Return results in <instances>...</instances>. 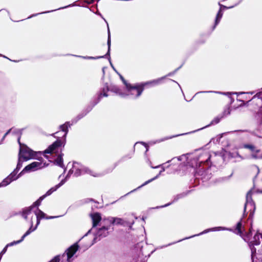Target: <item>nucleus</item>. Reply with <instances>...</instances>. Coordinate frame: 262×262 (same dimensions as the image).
<instances>
[{
    "mask_svg": "<svg viewBox=\"0 0 262 262\" xmlns=\"http://www.w3.org/2000/svg\"><path fill=\"white\" fill-rule=\"evenodd\" d=\"M38 154L40 155H41V154H43L44 155L43 152H42L41 151H39V152L35 151V156L36 157V158H33V159H36V160L39 161L38 162H41V163H43V159L41 157H38Z\"/></svg>",
    "mask_w": 262,
    "mask_h": 262,
    "instance_id": "nucleus-22",
    "label": "nucleus"
},
{
    "mask_svg": "<svg viewBox=\"0 0 262 262\" xmlns=\"http://www.w3.org/2000/svg\"><path fill=\"white\" fill-rule=\"evenodd\" d=\"M210 155H209L207 158V159L204 162L205 163H208V161L210 159Z\"/></svg>",
    "mask_w": 262,
    "mask_h": 262,
    "instance_id": "nucleus-33",
    "label": "nucleus"
},
{
    "mask_svg": "<svg viewBox=\"0 0 262 262\" xmlns=\"http://www.w3.org/2000/svg\"><path fill=\"white\" fill-rule=\"evenodd\" d=\"M62 181L59 183L58 184L56 185L55 186L52 187L45 194L40 196L36 201L33 203L32 206L25 208L23 209L22 211L19 212V214L21 215V216L25 219H27V216L30 214L31 212V210L33 207L39 206L41 201L48 195H51L53 192L56 191L59 187H60L62 185Z\"/></svg>",
    "mask_w": 262,
    "mask_h": 262,
    "instance_id": "nucleus-3",
    "label": "nucleus"
},
{
    "mask_svg": "<svg viewBox=\"0 0 262 262\" xmlns=\"http://www.w3.org/2000/svg\"><path fill=\"white\" fill-rule=\"evenodd\" d=\"M154 179H155V178H153V179H150V180H148V181H147L145 182L143 184V185H146V184H148L149 182H150L152 181L153 180H154Z\"/></svg>",
    "mask_w": 262,
    "mask_h": 262,
    "instance_id": "nucleus-32",
    "label": "nucleus"
},
{
    "mask_svg": "<svg viewBox=\"0 0 262 262\" xmlns=\"http://www.w3.org/2000/svg\"><path fill=\"white\" fill-rule=\"evenodd\" d=\"M48 165L49 164H47L46 162H45V163H41V162H33L27 165L23 170L18 174H17V179L25 172L35 171L37 170L42 169Z\"/></svg>",
    "mask_w": 262,
    "mask_h": 262,
    "instance_id": "nucleus-6",
    "label": "nucleus"
},
{
    "mask_svg": "<svg viewBox=\"0 0 262 262\" xmlns=\"http://www.w3.org/2000/svg\"><path fill=\"white\" fill-rule=\"evenodd\" d=\"M242 99H247V96H244L243 97H242Z\"/></svg>",
    "mask_w": 262,
    "mask_h": 262,
    "instance_id": "nucleus-34",
    "label": "nucleus"
},
{
    "mask_svg": "<svg viewBox=\"0 0 262 262\" xmlns=\"http://www.w3.org/2000/svg\"><path fill=\"white\" fill-rule=\"evenodd\" d=\"M110 91L114 92L116 93H119L121 91L120 89L117 86L114 85L109 88Z\"/></svg>",
    "mask_w": 262,
    "mask_h": 262,
    "instance_id": "nucleus-23",
    "label": "nucleus"
},
{
    "mask_svg": "<svg viewBox=\"0 0 262 262\" xmlns=\"http://www.w3.org/2000/svg\"><path fill=\"white\" fill-rule=\"evenodd\" d=\"M253 215H254V211L252 212H251L250 213L249 215V218L252 219L253 217Z\"/></svg>",
    "mask_w": 262,
    "mask_h": 262,
    "instance_id": "nucleus-29",
    "label": "nucleus"
},
{
    "mask_svg": "<svg viewBox=\"0 0 262 262\" xmlns=\"http://www.w3.org/2000/svg\"><path fill=\"white\" fill-rule=\"evenodd\" d=\"M244 147L250 149L251 151L255 150V146L252 144H244Z\"/></svg>",
    "mask_w": 262,
    "mask_h": 262,
    "instance_id": "nucleus-25",
    "label": "nucleus"
},
{
    "mask_svg": "<svg viewBox=\"0 0 262 262\" xmlns=\"http://www.w3.org/2000/svg\"><path fill=\"white\" fill-rule=\"evenodd\" d=\"M16 241H13V242H11L8 244L7 245V246L3 249V250L1 252V253L2 254H4L6 250H7V249L8 247L9 246H13V245H16Z\"/></svg>",
    "mask_w": 262,
    "mask_h": 262,
    "instance_id": "nucleus-24",
    "label": "nucleus"
},
{
    "mask_svg": "<svg viewBox=\"0 0 262 262\" xmlns=\"http://www.w3.org/2000/svg\"><path fill=\"white\" fill-rule=\"evenodd\" d=\"M8 132H7V133L5 134L4 137H5V136H6L8 134L9 132L11 131V129H9V130H8Z\"/></svg>",
    "mask_w": 262,
    "mask_h": 262,
    "instance_id": "nucleus-35",
    "label": "nucleus"
},
{
    "mask_svg": "<svg viewBox=\"0 0 262 262\" xmlns=\"http://www.w3.org/2000/svg\"><path fill=\"white\" fill-rule=\"evenodd\" d=\"M241 94H246L245 93H241Z\"/></svg>",
    "mask_w": 262,
    "mask_h": 262,
    "instance_id": "nucleus-36",
    "label": "nucleus"
},
{
    "mask_svg": "<svg viewBox=\"0 0 262 262\" xmlns=\"http://www.w3.org/2000/svg\"><path fill=\"white\" fill-rule=\"evenodd\" d=\"M244 231V227L242 225V219L237 223L236 228L234 229V233L237 234L242 236Z\"/></svg>",
    "mask_w": 262,
    "mask_h": 262,
    "instance_id": "nucleus-13",
    "label": "nucleus"
},
{
    "mask_svg": "<svg viewBox=\"0 0 262 262\" xmlns=\"http://www.w3.org/2000/svg\"><path fill=\"white\" fill-rule=\"evenodd\" d=\"M79 248L77 243H75L70 246L66 251L68 259H70L76 253Z\"/></svg>",
    "mask_w": 262,
    "mask_h": 262,
    "instance_id": "nucleus-9",
    "label": "nucleus"
},
{
    "mask_svg": "<svg viewBox=\"0 0 262 262\" xmlns=\"http://www.w3.org/2000/svg\"><path fill=\"white\" fill-rule=\"evenodd\" d=\"M108 91H110V89L108 86H106L105 88H103L102 92L98 96V99L100 100L103 97H107L108 96L107 93Z\"/></svg>",
    "mask_w": 262,
    "mask_h": 262,
    "instance_id": "nucleus-20",
    "label": "nucleus"
},
{
    "mask_svg": "<svg viewBox=\"0 0 262 262\" xmlns=\"http://www.w3.org/2000/svg\"><path fill=\"white\" fill-rule=\"evenodd\" d=\"M17 142L19 145V150L18 153V161L17 162V171L19 170L20 163L27 161L29 160L36 158L35 151L32 150L26 145L21 143L20 142V138L17 139Z\"/></svg>",
    "mask_w": 262,
    "mask_h": 262,
    "instance_id": "nucleus-2",
    "label": "nucleus"
},
{
    "mask_svg": "<svg viewBox=\"0 0 262 262\" xmlns=\"http://www.w3.org/2000/svg\"><path fill=\"white\" fill-rule=\"evenodd\" d=\"M58 133V132H56V133H55V134H57Z\"/></svg>",
    "mask_w": 262,
    "mask_h": 262,
    "instance_id": "nucleus-37",
    "label": "nucleus"
},
{
    "mask_svg": "<svg viewBox=\"0 0 262 262\" xmlns=\"http://www.w3.org/2000/svg\"><path fill=\"white\" fill-rule=\"evenodd\" d=\"M250 201H252V192L251 190L249 191L246 195V202L244 206V212L246 211L247 203Z\"/></svg>",
    "mask_w": 262,
    "mask_h": 262,
    "instance_id": "nucleus-21",
    "label": "nucleus"
},
{
    "mask_svg": "<svg viewBox=\"0 0 262 262\" xmlns=\"http://www.w3.org/2000/svg\"><path fill=\"white\" fill-rule=\"evenodd\" d=\"M110 226L107 227L103 226L100 228L97 232V235L98 236L101 237H105L108 234V229H110Z\"/></svg>",
    "mask_w": 262,
    "mask_h": 262,
    "instance_id": "nucleus-11",
    "label": "nucleus"
},
{
    "mask_svg": "<svg viewBox=\"0 0 262 262\" xmlns=\"http://www.w3.org/2000/svg\"><path fill=\"white\" fill-rule=\"evenodd\" d=\"M62 141L58 139L43 151L44 154L56 152V149L62 145Z\"/></svg>",
    "mask_w": 262,
    "mask_h": 262,
    "instance_id": "nucleus-7",
    "label": "nucleus"
},
{
    "mask_svg": "<svg viewBox=\"0 0 262 262\" xmlns=\"http://www.w3.org/2000/svg\"><path fill=\"white\" fill-rule=\"evenodd\" d=\"M119 77L123 84L125 85L126 91L132 92L134 90H136L137 83L134 85H132V84L128 83L121 74H119Z\"/></svg>",
    "mask_w": 262,
    "mask_h": 262,
    "instance_id": "nucleus-10",
    "label": "nucleus"
},
{
    "mask_svg": "<svg viewBox=\"0 0 262 262\" xmlns=\"http://www.w3.org/2000/svg\"><path fill=\"white\" fill-rule=\"evenodd\" d=\"M164 77L159 78L146 82L137 83V96H141L145 87H154L161 84Z\"/></svg>",
    "mask_w": 262,
    "mask_h": 262,
    "instance_id": "nucleus-5",
    "label": "nucleus"
},
{
    "mask_svg": "<svg viewBox=\"0 0 262 262\" xmlns=\"http://www.w3.org/2000/svg\"><path fill=\"white\" fill-rule=\"evenodd\" d=\"M220 119L219 118H215L212 121V124H217L220 122Z\"/></svg>",
    "mask_w": 262,
    "mask_h": 262,
    "instance_id": "nucleus-28",
    "label": "nucleus"
},
{
    "mask_svg": "<svg viewBox=\"0 0 262 262\" xmlns=\"http://www.w3.org/2000/svg\"><path fill=\"white\" fill-rule=\"evenodd\" d=\"M249 232H251V229H249Z\"/></svg>",
    "mask_w": 262,
    "mask_h": 262,
    "instance_id": "nucleus-38",
    "label": "nucleus"
},
{
    "mask_svg": "<svg viewBox=\"0 0 262 262\" xmlns=\"http://www.w3.org/2000/svg\"><path fill=\"white\" fill-rule=\"evenodd\" d=\"M127 92L130 94V95H133L136 98H138L139 97H140V96H137V91L136 90H134L132 92H130L129 91H127Z\"/></svg>",
    "mask_w": 262,
    "mask_h": 262,
    "instance_id": "nucleus-26",
    "label": "nucleus"
},
{
    "mask_svg": "<svg viewBox=\"0 0 262 262\" xmlns=\"http://www.w3.org/2000/svg\"><path fill=\"white\" fill-rule=\"evenodd\" d=\"M107 46H108V51L105 55H104V56L97 57H90V58L96 59H98L100 58L106 57L107 56H109V57L110 58L111 34H110V31H108V38H107Z\"/></svg>",
    "mask_w": 262,
    "mask_h": 262,
    "instance_id": "nucleus-14",
    "label": "nucleus"
},
{
    "mask_svg": "<svg viewBox=\"0 0 262 262\" xmlns=\"http://www.w3.org/2000/svg\"><path fill=\"white\" fill-rule=\"evenodd\" d=\"M91 217L93 222V227H95L102 219L101 215L99 213L96 212L91 214Z\"/></svg>",
    "mask_w": 262,
    "mask_h": 262,
    "instance_id": "nucleus-12",
    "label": "nucleus"
},
{
    "mask_svg": "<svg viewBox=\"0 0 262 262\" xmlns=\"http://www.w3.org/2000/svg\"><path fill=\"white\" fill-rule=\"evenodd\" d=\"M262 238V234L257 233L253 237V240L251 242L253 245H258L260 244V242L259 237Z\"/></svg>",
    "mask_w": 262,
    "mask_h": 262,
    "instance_id": "nucleus-18",
    "label": "nucleus"
},
{
    "mask_svg": "<svg viewBox=\"0 0 262 262\" xmlns=\"http://www.w3.org/2000/svg\"><path fill=\"white\" fill-rule=\"evenodd\" d=\"M63 156V154L61 153L59 154L56 159L54 160V163L58 166H59L60 167H63V161L62 156Z\"/></svg>",
    "mask_w": 262,
    "mask_h": 262,
    "instance_id": "nucleus-16",
    "label": "nucleus"
},
{
    "mask_svg": "<svg viewBox=\"0 0 262 262\" xmlns=\"http://www.w3.org/2000/svg\"><path fill=\"white\" fill-rule=\"evenodd\" d=\"M219 5H220V6H221V8H221V10H222V9H227V8H228V7H226V6H224V5H221L220 4H219Z\"/></svg>",
    "mask_w": 262,
    "mask_h": 262,
    "instance_id": "nucleus-31",
    "label": "nucleus"
},
{
    "mask_svg": "<svg viewBox=\"0 0 262 262\" xmlns=\"http://www.w3.org/2000/svg\"><path fill=\"white\" fill-rule=\"evenodd\" d=\"M60 260V259L59 255H57L49 262H59Z\"/></svg>",
    "mask_w": 262,
    "mask_h": 262,
    "instance_id": "nucleus-27",
    "label": "nucleus"
},
{
    "mask_svg": "<svg viewBox=\"0 0 262 262\" xmlns=\"http://www.w3.org/2000/svg\"><path fill=\"white\" fill-rule=\"evenodd\" d=\"M237 101L242 102L239 106L244 105H252L254 108H259L258 111L256 113L253 118V123L255 128L257 130H262V92L256 94L249 100L245 103L244 100L237 99Z\"/></svg>",
    "mask_w": 262,
    "mask_h": 262,
    "instance_id": "nucleus-1",
    "label": "nucleus"
},
{
    "mask_svg": "<svg viewBox=\"0 0 262 262\" xmlns=\"http://www.w3.org/2000/svg\"><path fill=\"white\" fill-rule=\"evenodd\" d=\"M55 216H46V219L47 220H48V219H54L55 218Z\"/></svg>",
    "mask_w": 262,
    "mask_h": 262,
    "instance_id": "nucleus-30",
    "label": "nucleus"
},
{
    "mask_svg": "<svg viewBox=\"0 0 262 262\" xmlns=\"http://www.w3.org/2000/svg\"><path fill=\"white\" fill-rule=\"evenodd\" d=\"M111 225H122V219L118 217H111L106 220Z\"/></svg>",
    "mask_w": 262,
    "mask_h": 262,
    "instance_id": "nucleus-15",
    "label": "nucleus"
},
{
    "mask_svg": "<svg viewBox=\"0 0 262 262\" xmlns=\"http://www.w3.org/2000/svg\"><path fill=\"white\" fill-rule=\"evenodd\" d=\"M35 215H36V217H34V220H35V219L36 220V225L35 227L34 228H32V227H33L32 220L33 219V216H32L30 227L28 230V231L23 235V236L21 237V238L19 240H17V244L22 242L23 241V239H24V238L26 236H27L30 233H31L32 231L35 230L36 229L37 226L40 224V220L42 219H46V217L47 216V215L43 211H42L41 210L39 209L38 208V212L36 213Z\"/></svg>",
    "mask_w": 262,
    "mask_h": 262,
    "instance_id": "nucleus-4",
    "label": "nucleus"
},
{
    "mask_svg": "<svg viewBox=\"0 0 262 262\" xmlns=\"http://www.w3.org/2000/svg\"><path fill=\"white\" fill-rule=\"evenodd\" d=\"M16 169H14L6 178L0 183V187L7 186L11 182L16 180Z\"/></svg>",
    "mask_w": 262,
    "mask_h": 262,
    "instance_id": "nucleus-8",
    "label": "nucleus"
},
{
    "mask_svg": "<svg viewBox=\"0 0 262 262\" xmlns=\"http://www.w3.org/2000/svg\"><path fill=\"white\" fill-rule=\"evenodd\" d=\"M222 16H223V13L222 12L221 8H220L216 14V16L215 23H214V25L213 26V29H214L215 28L216 26L219 23L221 18L222 17Z\"/></svg>",
    "mask_w": 262,
    "mask_h": 262,
    "instance_id": "nucleus-19",
    "label": "nucleus"
},
{
    "mask_svg": "<svg viewBox=\"0 0 262 262\" xmlns=\"http://www.w3.org/2000/svg\"><path fill=\"white\" fill-rule=\"evenodd\" d=\"M70 126V122H66L64 124L60 126V129L64 133L63 137H66L68 132V127Z\"/></svg>",
    "mask_w": 262,
    "mask_h": 262,
    "instance_id": "nucleus-17",
    "label": "nucleus"
}]
</instances>
